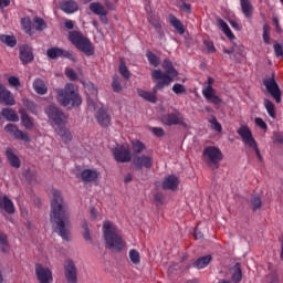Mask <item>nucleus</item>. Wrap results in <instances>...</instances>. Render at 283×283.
I'll list each match as a JSON object with an SVG mask.
<instances>
[{"instance_id":"obj_2","label":"nucleus","mask_w":283,"mask_h":283,"mask_svg":"<svg viewBox=\"0 0 283 283\" xmlns=\"http://www.w3.org/2000/svg\"><path fill=\"white\" fill-rule=\"evenodd\" d=\"M103 238L106 243V249H111V251H123L127 243L123 240V235L120 234V230L117 226H115L112 221H104L103 227Z\"/></svg>"},{"instance_id":"obj_43","label":"nucleus","mask_w":283,"mask_h":283,"mask_svg":"<svg viewBox=\"0 0 283 283\" xmlns=\"http://www.w3.org/2000/svg\"><path fill=\"white\" fill-rule=\"evenodd\" d=\"M146 56H147L150 65H154V67H158L160 65V59H158L157 55L154 54L153 52L148 51L146 53Z\"/></svg>"},{"instance_id":"obj_23","label":"nucleus","mask_w":283,"mask_h":283,"mask_svg":"<svg viewBox=\"0 0 283 283\" xmlns=\"http://www.w3.org/2000/svg\"><path fill=\"white\" fill-rule=\"evenodd\" d=\"M98 171L97 170H92V169H85L81 174V178L83 182H95V180L98 179Z\"/></svg>"},{"instance_id":"obj_49","label":"nucleus","mask_w":283,"mask_h":283,"mask_svg":"<svg viewBox=\"0 0 283 283\" xmlns=\"http://www.w3.org/2000/svg\"><path fill=\"white\" fill-rule=\"evenodd\" d=\"M149 23L154 27L155 30H160V28H163L160 24V19L154 15L149 18Z\"/></svg>"},{"instance_id":"obj_19","label":"nucleus","mask_w":283,"mask_h":283,"mask_svg":"<svg viewBox=\"0 0 283 283\" xmlns=\"http://www.w3.org/2000/svg\"><path fill=\"white\" fill-rule=\"evenodd\" d=\"M90 10L93 14H97V17H102L103 23H107V9L101 4V2H93L90 4Z\"/></svg>"},{"instance_id":"obj_7","label":"nucleus","mask_w":283,"mask_h":283,"mask_svg":"<svg viewBox=\"0 0 283 283\" xmlns=\"http://www.w3.org/2000/svg\"><path fill=\"white\" fill-rule=\"evenodd\" d=\"M69 40L77 50L87 54V56H92L94 54V49L92 48V42L87 40V38L83 36L81 32L72 31L69 34Z\"/></svg>"},{"instance_id":"obj_3","label":"nucleus","mask_w":283,"mask_h":283,"mask_svg":"<svg viewBox=\"0 0 283 283\" xmlns=\"http://www.w3.org/2000/svg\"><path fill=\"white\" fill-rule=\"evenodd\" d=\"M161 70H154L151 72L153 81H157L156 85L154 86V92H160V90H165V87H169L171 83H174V78L178 76V71L174 67V64L169 60H165L163 63Z\"/></svg>"},{"instance_id":"obj_46","label":"nucleus","mask_w":283,"mask_h":283,"mask_svg":"<svg viewBox=\"0 0 283 283\" xmlns=\"http://www.w3.org/2000/svg\"><path fill=\"white\" fill-rule=\"evenodd\" d=\"M119 74L124 78H129V76H132V74L129 73V70L127 69V65H125V62L119 63Z\"/></svg>"},{"instance_id":"obj_14","label":"nucleus","mask_w":283,"mask_h":283,"mask_svg":"<svg viewBox=\"0 0 283 283\" xmlns=\"http://www.w3.org/2000/svg\"><path fill=\"white\" fill-rule=\"evenodd\" d=\"M161 123L164 125H168V127H171L174 125H186L185 117H182V114H180V112L178 111L164 115L161 117Z\"/></svg>"},{"instance_id":"obj_47","label":"nucleus","mask_w":283,"mask_h":283,"mask_svg":"<svg viewBox=\"0 0 283 283\" xmlns=\"http://www.w3.org/2000/svg\"><path fill=\"white\" fill-rule=\"evenodd\" d=\"M172 92L176 93L177 95H179V94H187V88H185V86L182 84L176 83L172 86Z\"/></svg>"},{"instance_id":"obj_36","label":"nucleus","mask_w":283,"mask_h":283,"mask_svg":"<svg viewBox=\"0 0 283 283\" xmlns=\"http://www.w3.org/2000/svg\"><path fill=\"white\" fill-rule=\"evenodd\" d=\"M2 203H3V209L7 213L9 214L14 213V203L12 202V200H10V198H8V196H4L2 198Z\"/></svg>"},{"instance_id":"obj_58","label":"nucleus","mask_w":283,"mask_h":283,"mask_svg":"<svg viewBox=\"0 0 283 283\" xmlns=\"http://www.w3.org/2000/svg\"><path fill=\"white\" fill-rule=\"evenodd\" d=\"M274 52L277 57L283 56V45L282 44H274Z\"/></svg>"},{"instance_id":"obj_26","label":"nucleus","mask_w":283,"mask_h":283,"mask_svg":"<svg viewBox=\"0 0 283 283\" xmlns=\"http://www.w3.org/2000/svg\"><path fill=\"white\" fill-rule=\"evenodd\" d=\"M34 60V55L32 54V50L28 46L20 48V61L22 63L28 64L31 63V61Z\"/></svg>"},{"instance_id":"obj_48","label":"nucleus","mask_w":283,"mask_h":283,"mask_svg":"<svg viewBox=\"0 0 283 283\" xmlns=\"http://www.w3.org/2000/svg\"><path fill=\"white\" fill-rule=\"evenodd\" d=\"M203 44L208 51V54H213L216 52V45H213V41L206 40L203 41Z\"/></svg>"},{"instance_id":"obj_54","label":"nucleus","mask_w":283,"mask_h":283,"mask_svg":"<svg viewBox=\"0 0 283 283\" xmlns=\"http://www.w3.org/2000/svg\"><path fill=\"white\" fill-rule=\"evenodd\" d=\"M112 87L113 92H120V90H123V86H120V82H118L117 77L113 78Z\"/></svg>"},{"instance_id":"obj_31","label":"nucleus","mask_w":283,"mask_h":283,"mask_svg":"<svg viewBox=\"0 0 283 283\" xmlns=\"http://www.w3.org/2000/svg\"><path fill=\"white\" fill-rule=\"evenodd\" d=\"M3 118H7L11 123H19V115L12 108H3L1 112Z\"/></svg>"},{"instance_id":"obj_30","label":"nucleus","mask_w":283,"mask_h":283,"mask_svg":"<svg viewBox=\"0 0 283 283\" xmlns=\"http://www.w3.org/2000/svg\"><path fill=\"white\" fill-rule=\"evenodd\" d=\"M33 88L36 94H40L43 96V94H48V86L45 85V82L41 78H38L33 82Z\"/></svg>"},{"instance_id":"obj_20","label":"nucleus","mask_w":283,"mask_h":283,"mask_svg":"<svg viewBox=\"0 0 283 283\" xmlns=\"http://www.w3.org/2000/svg\"><path fill=\"white\" fill-rule=\"evenodd\" d=\"M178 185H180V180L178 177L174 175H169L163 181V189H169L170 191L178 190Z\"/></svg>"},{"instance_id":"obj_41","label":"nucleus","mask_w":283,"mask_h":283,"mask_svg":"<svg viewBox=\"0 0 283 283\" xmlns=\"http://www.w3.org/2000/svg\"><path fill=\"white\" fill-rule=\"evenodd\" d=\"M33 23L35 25V30H39V32H43V30H45V28H48L45 20H43L42 18H39V17L33 18Z\"/></svg>"},{"instance_id":"obj_56","label":"nucleus","mask_w":283,"mask_h":283,"mask_svg":"<svg viewBox=\"0 0 283 283\" xmlns=\"http://www.w3.org/2000/svg\"><path fill=\"white\" fill-rule=\"evenodd\" d=\"M254 123H255V125L258 126V127H260L261 129H266V122L265 120H263L262 118H260V117H256L255 119H254Z\"/></svg>"},{"instance_id":"obj_35","label":"nucleus","mask_w":283,"mask_h":283,"mask_svg":"<svg viewBox=\"0 0 283 283\" xmlns=\"http://www.w3.org/2000/svg\"><path fill=\"white\" fill-rule=\"evenodd\" d=\"M263 105L271 118H275L276 113H275V104L271 102L270 99L264 98L263 99Z\"/></svg>"},{"instance_id":"obj_52","label":"nucleus","mask_w":283,"mask_h":283,"mask_svg":"<svg viewBox=\"0 0 283 283\" xmlns=\"http://www.w3.org/2000/svg\"><path fill=\"white\" fill-rule=\"evenodd\" d=\"M8 83L11 87H21V81L17 76H10Z\"/></svg>"},{"instance_id":"obj_4","label":"nucleus","mask_w":283,"mask_h":283,"mask_svg":"<svg viewBox=\"0 0 283 283\" xmlns=\"http://www.w3.org/2000/svg\"><path fill=\"white\" fill-rule=\"evenodd\" d=\"M86 92H88V97H87L88 109H92L93 112H96L95 115L97 123L102 127H107L109 123H112V116H109V114L107 113V109L103 107V104L97 103L93 99V98H96V96H98V90H96V86H94V84H88L86 86Z\"/></svg>"},{"instance_id":"obj_6","label":"nucleus","mask_w":283,"mask_h":283,"mask_svg":"<svg viewBox=\"0 0 283 283\" xmlns=\"http://www.w3.org/2000/svg\"><path fill=\"white\" fill-rule=\"evenodd\" d=\"M57 102L62 104L63 107H81L83 105V98L78 93V87L72 83H67L64 88H57Z\"/></svg>"},{"instance_id":"obj_29","label":"nucleus","mask_w":283,"mask_h":283,"mask_svg":"<svg viewBox=\"0 0 283 283\" xmlns=\"http://www.w3.org/2000/svg\"><path fill=\"white\" fill-rule=\"evenodd\" d=\"M156 94H158V92L154 91V88H153V93L147 92L145 90H138V95L145 101H148V103H156L158 101V97H156Z\"/></svg>"},{"instance_id":"obj_25","label":"nucleus","mask_w":283,"mask_h":283,"mask_svg":"<svg viewBox=\"0 0 283 283\" xmlns=\"http://www.w3.org/2000/svg\"><path fill=\"white\" fill-rule=\"evenodd\" d=\"M6 156L11 167H14L15 169H19V167H21V160L19 159L17 154H14V150L12 148H7Z\"/></svg>"},{"instance_id":"obj_37","label":"nucleus","mask_w":283,"mask_h":283,"mask_svg":"<svg viewBox=\"0 0 283 283\" xmlns=\"http://www.w3.org/2000/svg\"><path fill=\"white\" fill-rule=\"evenodd\" d=\"M128 258H129L132 264H135V265L140 264V252H138V250H136V249L129 250Z\"/></svg>"},{"instance_id":"obj_40","label":"nucleus","mask_w":283,"mask_h":283,"mask_svg":"<svg viewBox=\"0 0 283 283\" xmlns=\"http://www.w3.org/2000/svg\"><path fill=\"white\" fill-rule=\"evenodd\" d=\"M219 25H220L222 32L226 34V36H228V39H235V35L229 28V24H227V22H224V20H220Z\"/></svg>"},{"instance_id":"obj_13","label":"nucleus","mask_w":283,"mask_h":283,"mask_svg":"<svg viewBox=\"0 0 283 283\" xmlns=\"http://www.w3.org/2000/svg\"><path fill=\"white\" fill-rule=\"evenodd\" d=\"M35 275L38 277L39 283L54 282V277L52 276V270H50V268H45L41 263L35 264Z\"/></svg>"},{"instance_id":"obj_15","label":"nucleus","mask_w":283,"mask_h":283,"mask_svg":"<svg viewBox=\"0 0 283 283\" xmlns=\"http://www.w3.org/2000/svg\"><path fill=\"white\" fill-rule=\"evenodd\" d=\"M64 275L66 277V282H69V283L78 282L76 264H74V261H72V260H66L65 261V263H64Z\"/></svg>"},{"instance_id":"obj_33","label":"nucleus","mask_w":283,"mask_h":283,"mask_svg":"<svg viewBox=\"0 0 283 283\" xmlns=\"http://www.w3.org/2000/svg\"><path fill=\"white\" fill-rule=\"evenodd\" d=\"M132 145V149L135 154H143V151H145V149H147V146H145V144L143 142H140L139 139H133L130 142Z\"/></svg>"},{"instance_id":"obj_16","label":"nucleus","mask_w":283,"mask_h":283,"mask_svg":"<svg viewBox=\"0 0 283 283\" xmlns=\"http://www.w3.org/2000/svg\"><path fill=\"white\" fill-rule=\"evenodd\" d=\"M0 103L1 105H7L9 107H12L17 105V101L14 99V94L12 92L8 91L3 84L0 83Z\"/></svg>"},{"instance_id":"obj_57","label":"nucleus","mask_w":283,"mask_h":283,"mask_svg":"<svg viewBox=\"0 0 283 283\" xmlns=\"http://www.w3.org/2000/svg\"><path fill=\"white\" fill-rule=\"evenodd\" d=\"M65 74H66L67 78H70L71 81H76V78H77L76 72H74V70H72V69H66Z\"/></svg>"},{"instance_id":"obj_59","label":"nucleus","mask_w":283,"mask_h":283,"mask_svg":"<svg viewBox=\"0 0 283 283\" xmlns=\"http://www.w3.org/2000/svg\"><path fill=\"white\" fill-rule=\"evenodd\" d=\"M181 12H186L187 14H191V4L184 2L181 9Z\"/></svg>"},{"instance_id":"obj_63","label":"nucleus","mask_w":283,"mask_h":283,"mask_svg":"<svg viewBox=\"0 0 283 283\" xmlns=\"http://www.w3.org/2000/svg\"><path fill=\"white\" fill-rule=\"evenodd\" d=\"M10 6V0H0V8H8Z\"/></svg>"},{"instance_id":"obj_45","label":"nucleus","mask_w":283,"mask_h":283,"mask_svg":"<svg viewBox=\"0 0 283 283\" xmlns=\"http://www.w3.org/2000/svg\"><path fill=\"white\" fill-rule=\"evenodd\" d=\"M82 229H84L83 238L86 242H92V235L90 234V227L87 226V221H83Z\"/></svg>"},{"instance_id":"obj_10","label":"nucleus","mask_w":283,"mask_h":283,"mask_svg":"<svg viewBox=\"0 0 283 283\" xmlns=\"http://www.w3.org/2000/svg\"><path fill=\"white\" fill-rule=\"evenodd\" d=\"M213 83H216V80L213 77H208L207 82H205L202 87V96L206 97V101L212 103V105H220L222 103V98L216 95V88H213Z\"/></svg>"},{"instance_id":"obj_38","label":"nucleus","mask_w":283,"mask_h":283,"mask_svg":"<svg viewBox=\"0 0 283 283\" xmlns=\"http://www.w3.org/2000/svg\"><path fill=\"white\" fill-rule=\"evenodd\" d=\"M0 41L6 43V45H9V48H14V45H17V38H14V35L2 34L0 35Z\"/></svg>"},{"instance_id":"obj_64","label":"nucleus","mask_w":283,"mask_h":283,"mask_svg":"<svg viewBox=\"0 0 283 283\" xmlns=\"http://www.w3.org/2000/svg\"><path fill=\"white\" fill-rule=\"evenodd\" d=\"M185 0H176L175 4L177 6V8H179V10L181 9L182 6H185Z\"/></svg>"},{"instance_id":"obj_27","label":"nucleus","mask_w":283,"mask_h":283,"mask_svg":"<svg viewBox=\"0 0 283 283\" xmlns=\"http://www.w3.org/2000/svg\"><path fill=\"white\" fill-rule=\"evenodd\" d=\"M168 21H169L170 25H172V28H175V30L178 32V34H185V25L178 18H176V15L169 14Z\"/></svg>"},{"instance_id":"obj_9","label":"nucleus","mask_w":283,"mask_h":283,"mask_svg":"<svg viewBox=\"0 0 283 283\" xmlns=\"http://www.w3.org/2000/svg\"><path fill=\"white\" fill-rule=\"evenodd\" d=\"M237 133L239 134V136H241L244 145H248V147L254 149L259 160H262V155H260V148H258V142H255V138H253L251 129L248 126H241Z\"/></svg>"},{"instance_id":"obj_34","label":"nucleus","mask_w":283,"mask_h":283,"mask_svg":"<svg viewBox=\"0 0 283 283\" xmlns=\"http://www.w3.org/2000/svg\"><path fill=\"white\" fill-rule=\"evenodd\" d=\"M210 262H211V255H206V256L199 258L193 263V266H196V269H205V268L209 266Z\"/></svg>"},{"instance_id":"obj_39","label":"nucleus","mask_w":283,"mask_h":283,"mask_svg":"<svg viewBox=\"0 0 283 283\" xmlns=\"http://www.w3.org/2000/svg\"><path fill=\"white\" fill-rule=\"evenodd\" d=\"M21 120L25 129H32V127H34V122L32 120V118H30V116H28V113H21Z\"/></svg>"},{"instance_id":"obj_62","label":"nucleus","mask_w":283,"mask_h":283,"mask_svg":"<svg viewBox=\"0 0 283 283\" xmlns=\"http://www.w3.org/2000/svg\"><path fill=\"white\" fill-rule=\"evenodd\" d=\"M64 25L66 30H72L74 28V22L72 20H66Z\"/></svg>"},{"instance_id":"obj_32","label":"nucleus","mask_w":283,"mask_h":283,"mask_svg":"<svg viewBox=\"0 0 283 283\" xmlns=\"http://www.w3.org/2000/svg\"><path fill=\"white\" fill-rule=\"evenodd\" d=\"M0 250L2 253H9L10 252V243L8 242V234L3 233L0 230Z\"/></svg>"},{"instance_id":"obj_17","label":"nucleus","mask_w":283,"mask_h":283,"mask_svg":"<svg viewBox=\"0 0 283 283\" xmlns=\"http://www.w3.org/2000/svg\"><path fill=\"white\" fill-rule=\"evenodd\" d=\"M6 132L8 134H11L17 140H24V143H29L30 140V135L28 133H23L19 127L14 124H8L4 127Z\"/></svg>"},{"instance_id":"obj_5","label":"nucleus","mask_w":283,"mask_h":283,"mask_svg":"<svg viewBox=\"0 0 283 283\" xmlns=\"http://www.w3.org/2000/svg\"><path fill=\"white\" fill-rule=\"evenodd\" d=\"M45 114L54 123L55 132L62 137V140L70 143L72 140V134L65 128V114L54 105H50L45 108Z\"/></svg>"},{"instance_id":"obj_55","label":"nucleus","mask_w":283,"mask_h":283,"mask_svg":"<svg viewBox=\"0 0 283 283\" xmlns=\"http://www.w3.org/2000/svg\"><path fill=\"white\" fill-rule=\"evenodd\" d=\"M151 132L158 138H163V136H165V130L161 127H153Z\"/></svg>"},{"instance_id":"obj_61","label":"nucleus","mask_w":283,"mask_h":283,"mask_svg":"<svg viewBox=\"0 0 283 283\" xmlns=\"http://www.w3.org/2000/svg\"><path fill=\"white\" fill-rule=\"evenodd\" d=\"M91 220H96L98 218V211L94 208L90 210Z\"/></svg>"},{"instance_id":"obj_18","label":"nucleus","mask_w":283,"mask_h":283,"mask_svg":"<svg viewBox=\"0 0 283 283\" xmlns=\"http://www.w3.org/2000/svg\"><path fill=\"white\" fill-rule=\"evenodd\" d=\"M135 167L140 169H151L154 167V156L151 155H140L134 159Z\"/></svg>"},{"instance_id":"obj_44","label":"nucleus","mask_w":283,"mask_h":283,"mask_svg":"<svg viewBox=\"0 0 283 283\" xmlns=\"http://www.w3.org/2000/svg\"><path fill=\"white\" fill-rule=\"evenodd\" d=\"M263 41L266 45H271V27L269 24L263 25Z\"/></svg>"},{"instance_id":"obj_12","label":"nucleus","mask_w":283,"mask_h":283,"mask_svg":"<svg viewBox=\"0 0 283 283\" xmlns=\"http://www.w3.org/2000/svg\"><path fill=\"white\" fill-rule=\"evenodd\" d=\"M263 85L272 98H274L275 103H282V91L280 90L277 82H275V77L265 78Z\"/></svg>"},{"instance_id":"obj_51","label":"nucleus","mask_w":283,"mask_h":283,"mask_svg":"<svg viewBox=\"0 0 283 283\" xmlns=\"http://www.w3.org/2000/svg\"><path fill=\"white\" fill-rule=\"evenodd\" d=\"M209 123L212 125V129H214V132H218L219 134L220 132H222V125L218 123V119L216 117L209 119Z\"/></svg>"},{"instance_id":"obj_24","label":"nucleus","mask_w":283,"mask_h":283,"mask_svg":"<svg viewBox=\"0 0 283 283\" xmlns=\"http://www.w3.org/2000/svg\"><path fill=\"white\" fill-rule=\"evenodd\" d=\"M46 54L49 59H59V56H66L67 59H71V53L67 51H64L63 49L59 48H52L46 51Z\"/></svg>"},{"instance_id":"obj_60","label":"nucleus","mask_w":283,"mask_h":283,"mask_svg":"<svg viewBox=\"0 0 283 283\" xmlns=\"http://www.w3.org/2000/svg\"><path fill=\"white\" fill-rule=\"evenodd\" d=\"M229 23L231 28H233V30H238V31L242 30V27L240 25V23H238V21L230 20Z\"/></svg>"},{"instance_id":"obj_8","label":"nucleus","mask_w":283,"mask_h":283,"mask_svg":"<svg viewBox=\"0 0 283 283\" xmlns=\"http://www.w3.org/2000/svg\"><path fill=\"white\" fill-rule=\"evenodd\" d=\"M203 160L207 165L214 166L218 168L220 161L223 158L222 150L216 146H208L203 149L202 154Z\"/></svg>"},{"instance_id":"obj_22","label":"nucleus","mask_w":283,"mask_h":283,"mask_svg":"<svg viewBox=\"0 0 283 283\" xmlns=\"http://www.w3.org/2000/svg\"><path fill=\"white\" fill-rule=\"evenodd\" d=\"M229 274L231 275V282L240 283L242 282V268L240 263H235L230 270Z\"/></svg>"},{"instance_id":"obj_1","label":"nucleus","mask_w":283,"mask_h":283,"mask_svg":"<svg viewBox=\"0 0 283 283\" xmlns=\"http://www.w3.org/2000/svg\"><path fill=\"white\" fill-rule=\"evenodd\" d=\"M51 222L55 224V231L63 238V240H70V209L61 191L53 189L51 199Z\"/></svg>"},{"instance_id":"obj_53","label":"nucleus","mask_w":283,"mask_h":283,"mask_svg":"<svg viewBox=\"0 0 283 283\" xmlns=\"http://www.w3.org/2000/svg\"><path fill=\"white\" fill-rule=\"evenodd\" d=\"M251 202H252L253 211H258V209L262 207V199H260V197L252 198Z\"/></svg>"},{"instance_id":"obj_28","label":"nucleus","mask_w":283,"mask_h":283,"mask_svg":"<svg viewBox=\"0 0 283 283\" xmlns=\"http://www.w3.org/2000/svg\"><path fill=\"white\" fill-rule=\"evenodd\" d=\"M241 9L247 19H251L253 17V4L249 0H240Z\"/></svg>"},{"instance_id":"obj_42","label":"nucleus","mask_w":283,"mask_h":283,"mask_svg":"<svg viewBox=\"0 0 283 283\" xmlns=\"http://www.w3.org/2000/svg\"><path fill=\"white\" fill-rule=\"evenodd\" d=\"M21 25L27 34H32V21L30 18H22Z\"/></svg>"},{"instance_id":"obj_21","label":"nucleus","mask_w":283,"mask_h":283,"mask_svg":"<svg viewBox=\"0 0 283 283\" xmlns=\"http://www.w3.org/2000/svg\"><path fill=\"white\" fill-rule=\"evenodd\" d=\"M60 8L66 14H74V12H78V3L73 0L62 1L60 3Z\"/></svg>"},{"instance_id":"obj_11","label":"nucleus","mask_w":283,"mask_h":283,"mask_svg":"<svg viewBox=\"0 0 283 283\" xmlns=\"http://www.w3.org/2000/svg\"><path fill=\"white\" fill-rule=\"evenodd\" d=\"M113 156L116 163H129L132 160V150L129 148V145L127 144L117 145L113 149Z\"/></svg>"},{"instance_id":"obj_50","label":"nucleus","mask_w":283,"mask_h":283,"mask_svg":"<svg viewBox=\"0 0 283 283\" xmlns=\"http://www.w3.org/2000/svg\"><path fill=\"white\" fill-rule=\"evenodd\" d=\"M154 200L156 207H163V205H165V195L156 193Z\"/></svg>"}]
</instances>
